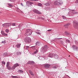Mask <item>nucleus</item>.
Listing matches in <instances>:
<instances>
[{
    "label": "nucleus",
    "instance_id": "cd10ccee",
    "mask_svg": "<svg viewBox=\"0 0 78 78\" xmlns=\"http://www.w3.org/2000/svg\"><path fill=\"white\" fill-rule=\"evenodd\" d=\"M38 52V51H37V50L36 49L35 51H34V54H36Z\"/></svg>",
    "mask_w": 78,
    "mask_h": 78
},
{
    "label": "nucleus",
    "instance_id": "09e8293b",
    "mask_svg": "<svg viewBox=\"0 0 78 78\" xmlns=\"http://www.w3.org/2000/svg\"><path fill=\"white\" fill-rule=\"evenodd\" d=\"M36 30L37 31H39V32L41 31V30H39L38 29L37 30Z\"/></svg>",
    "mask_w": 78,
    "mask_h": 78
},
{
    "label": "nucleus",
    "instance_id": "4c0bfd02",
    "mask_svg": "<svg viewBox=\"0 0 78 78\" xmlns=\"http://www.w3.org/2000/svg\"><path fill=\"white\" fill-rule=\"evenodd\" d=\"M2 27H6V23H5L4 24H3L2 25Z\"/></svg>",
    "mask_w": 78,
    "mask_h": 78
},
{
    "label": "nucleus",
    "instance_id": "412c9836",
    "mask_svg": "<svg viewBox=\"0 0 78 78\" xmlns=\"http://www.w3.org/2000/svg\"><path fill=\"white\" fill-rule=\"evenodd\" d=\"M20 45H21V44H18L16 45L17 48H20Z\"/></svg>",
    "mask_w": 78,
    "mask_h": 78
},
{
    "label": "nucleus",
    "instance_id": "e2e57ef3",
    "mask_svg": "<svg viewBox=\"0 0 78 78\" xmlns=\"http://www.w3.org/2000/svg\"><path fill=\"white\" fill-rule=\"evenodd\" d=\"M69 57H70V55L69 56Z\"/></svg>",
    "mask_w": 78,
    "mask_h": 78
},
{
    "label": "nucleus",
    "instance_id": "72a5a7b5",
    "mask_svg": "<svg viewBox=\"0 0 78 78\" xmlns=\"http://www.w3.org/2000/svg\"><path fill=\"white\" fill-rule=\"evenodd\" d=\"M8 5L9 6H10V7H12V5H11L10 3L9 4H8Z\"/></svg>",
    "mask_w": 78,
    "mask_h": 78
},
{
    "label": "nucleus",
    "instance_id": "20e7f679",
    "mask_svg": "<svg viewBox=\"0 0 78 78\" xmlns=\"http://www.w3.org/2000/svg\"><path fill=\"white\" fill-rule=\"evenodd\" d=\"M31 38L30 37H27L25 39V42H26L27 44L28 43H30L31 42Z\"/></svg>",
    "mask_w": 78,
    "mask_h": 78
},
{
    "label": "nucleus",
    "instance_id": "6e6d98bb",
    "mask_svg": "<svg viewBox=\"0 0 78 78\" xmlns=\"http://www.w3.org/2000/svg\"><path fill=\"white\" fill-rule=\"evenodd\" d=\"M9 70H11V68H8Z\"/></svg>",
    "mask_w": 78,
    "mask_h": 78
},
{
    "label": "nucleus",
    "instance_id": "1a4fd4ad",
    "mask_svg": "<svg viewBox=\"0 0 78 78\" xmlns=\"http://www.w3.org/2000/svg\"><path fill=\"white\" fill-rule=\"evenodd\" d=\"M54 54L52 53H50L49 55H48V56H46V57H47V58H48V57L52 58V57H53V56H54Z\"/></svg>",
    "mask_w": 78,
    "mask_h": 78
},
{
    "label": "nucleus",
    "instance_id": "aec40b11",
    "mask_svg": "<svg viewBox=\"0 0 78 78\" xmlns=\"http://www.w3.org/2000/svg\"><path fill=\"white\" fill-rule=\"evenodd\" d=\"M18 73H22L23 72V71H22V70L19 69L18 71Z\"/></svg>",
    "mask_w": 78,
    "mask_h": 78
},
{
    "label": "nucleus",
    "instance_id": "bf43d9fd",
    "mask_svg": "<svg viewBox=\"0 0 78 78\" xmlns=\"http://www.w3.org/2000/svg\"><path fill=\"white\" fill-rule=\"evenodd\" d=\"M68 76V77H69V78H70V77H69V76Z\"/></svg>",
    "mask_w": 78,
    "mask_h": 78
},
{
    "label": "nucleus",
    "instance_id": "a878e982",
    "mask_svg": "<svg viewBox=\"0 0 78 78\" xmlns=\"http://www.w3.org/2000/svg\"><path fill=\"white\" fill-rule=\"evenodd\" d=\"M66 43H67V42L68 43H70V40L68 39L66 40Z\"/></svg>",
    "mask_w": 78,
    "mask_h": 78
},
{
    "label": "nucleus",
    "instance_id": "5fc2aeb1",
    "mask_svg": "<svg viewBox=\"0 0 78 78\" xmlns=\"http://www.w3.org/2000/svg\"><path fill=\"white\" fill-rule=\"evenodd\" d=\"M12 2H14V0H11Z\"/></svg>",
    "mask_w": 78,
    "mask_h": 78
},
{
    "label": "nucleus",
    "instance_id": "052dcab7",
    "mask_svg": "<svg viewBox=\"0 0 78 78\" xmlns=\"http://www.w3.org/2000/svg\"><path fill=\"white\" fill-rule=\"evenodd\" d=\"M32 1H34V0H31Z\"/></svg>",
    "mask_w": 78,
    "mask_h": 78
},
{
    "label": "nucleus",
    "instance_id": "f3484780",
    "mask_svg": "<svg viewBox=\"0 0 78 78\" xmlns=\"http://www.w3.org/2000/svg\"><path fill=\"white\" fill-rule=\"evenodd\" d=\"M54 4L55 5H58V1L57 0L55 1L54 2Z\"/></svg>",
    "mask_w": 78,
    "mask_h": 78
},
{
    "label": "nucleus",
    "instance_id": "473e14b6",
    "mask_svg": "<svg viewBox=\"0 0 78 78\" xmlns=\"http://www.w3.org/2000/svg\"><path fill=\"white\" fill-rule=\"evenodd\" d=\"M2 44H6V41H2Z\"/></svg>",
    "mask_w": 78,
    "mask_h": 78
},
{
    "label": "nucleus",
    "instance_id": "dca6fc26",
    "mask_svg": "<svg viewBox=\"0 0 78 78\" xmlns=\"http://www.w3.org/2000/svg\"><path fill=\"white\" fill-rule=\"evenodd\" d=\"M35 44L36 45H38V46H39L40 45H41V42L39 41H37L36 43Z\"/></svg>",
    "mask_w": 78,
    "mask_h": 78
},
{
    "label": "nucleus",
    "instance_id": "393cba45",
    "mask_svg": "<svg viewBox=\"0 0 78 78\" xmlns=\"http://www.w3.org/2000/svg\"><path fill=\"white\" fill-rule=\"evenodd\" d=\"M38 58H39L40 60H44V57L41 56H39V57H38Z\"/></svg>",
    "mask_w": 78,
    "mask_h": 78
},
{
    "label": "nucleus",
    "instance_id": "49530a36",
    "mask_svg": "<svg viewBox=\"0 0 78 78\" xmlns=\"http://www.w3.org/2000/svg\"><path fill=\"white\" fill-rule=\"evenodd\" d=\"M4 36H8V34H6L4 33V34H3Z\"/></svg>",
    "mask_w": 78,
    "mask_h": 78
},
{
    "label": "nucleus",
    "instance_id": "5701e85b",
    "mask_svg": "<svg viewBox=\"0 0 78 78\" xmlns=\"http://www.w3.org/2000/svg\"><path fill=\"white\" fill-rule=\"evenodd\" d=\"M54 58H55V59H58V55H55V54H54Z\"/></svg>",
    "mask_w": 78,
    "mask_h": 78
},
{
    "label": "nucleus",
    "instance_id": "f03ea898",
    "mask_svg": "<svg viewBox=\"0 0 78 78\" xmlns=\"http://www.w3.org/2000/svg\"><path fill=\"white\" fill-rule=\"evenodd\" d=\"M42 48V51L43 53H45L47 51L48 49V47L47 45H45Z\"/></svg>",
    "mask_w": 78,
    "mask_h": 78
},
{
    "label": "nucleus",
    "instance_id": "58836bf2",
    "mask_svg": "<svg viewBox=\"0 0 78 78\" xmlns=\"http://www.w3.org/2000/svg\"><path fill=\"white\" fill-rule=\"evenodd\" d=\"M36 33H37V34H41V33H40L39 32H36Z\"/></svg>",
    "mask_w": 78,
    "mask_h": 78
},
{
    "label": "nucleus",
    "instance_id": "6e6552de",
    "mask_svg": "<svg viewBox=\"0 0 78 78\" xmlns=\"http://www.w3.org/2000/svg\"><path fill=\"white\" fill-rule=\"evenodd\" d=\"M33 3L32 2H30L29 1H27L26 2V4L28 6L30 7V6H32V5Z\"/></svg>",
    "mask_w": 78,
    "mask_h": 78
},
{
    "label": "nucleus",
    "instance_id": "603ef678",
    "mask_svg": "<svg viewBox=\"0 0 78 78\" xmlns=\"http://www.w3.org/2000/svg\"><path fill=\"white\" fill-rule=\"evenodd\" d=\"M16 78H20V77H17V76H16Z\"/></svg>",
    "mask_w": 78,
    "mask_h": 78
},
{
    "label": "nucleus",
    "instance_id": "423d86ee",
    "mask_svg": "<svg viewBox=\"0 0 78 78\" xmlns=\"http://www.w3.org/2000/svg\"><path fill=\"white\" fill-rule=\"evenodd\" d=\"M20 66V65H19V64L18 63H16L14 64L13 66L12 67V69L14 70L16 67H19Z\"/></svg>",
    "mask_w": 78,
    "mask_h": 78
},
{
    "label": "nucleus",
    "instance_id": "13d9d810",
    "mask_svg": "<svg viewBox=\"0 0 78 78\" xmlns=\"http://www.w3.org/2000/svg\"><path fill=\"white\" fill-rule=\"evenodd\" d=\"M1 58H0V61H1Z\"/></svg>",
    "mask_w": 78,
    "mask_h": 78
},
{
    "label": "nucleus",
    "instance_id": "9d476101",
    "mask_svg": "<svg viewBox=\"0 0 78 78\" xmlns=\"http://www.w3.org/2000/svg\"><path fill=\"white\" fill-rule=\"evenodd\" d=\"M70 25V23H68L66 24H65L64 26L65 27V28H68L69 27V25Z\"/></svg>",
    "mask_w": 78,
    "mask_h": 78
},
{
    "label": "nucleus",
    "instance_id": "a211bd4d",
    "mask_svg": "<svg viewBox=\"0 0 78 78\" xmlns=\"http://www.w3.org/2000/svg\"><path fill=\"white\" fill-rule=\"evenodd\" d=\"M28 63L30 64H31V65H33V64H34V61H29L28 62Z\"/></svg>",
    "mask_w": 78,
    "mask_h": 78
},
{
    "label": "nucleus",
    "instance_id": "2eb2a0df",
    "mask_svg": "<svg viewBox=\"0 0 78 78\" xmlns=\"http://www.w3.org/2000/svg\"><path fill=\"white\" fill-rule=\"evenodd\" d=\"M62 39V38H55L54 40H51V41L52 42H56L58 41V40L57 39Z\"/></svg>",
    "mask_w": 78,
    "mask_h": 78
},
{
    "label": "nucleus",
    "instance_id": "f257e3e1",
    "mask_svg": "<svg viewBox=\"0 0 78 78\" xmlns=\"http://www.w3.org/2000/svg\"><path fill=\"white\" fill-rule=\"evenodd\" d=\"M32 34V30L30 29H27L26 30L25 34V36H30Z\"/></svg>",
    "mask_w": 78,
    "mask_h": 78
},
{
    "label": "nucleus",
    "instance_id": "b1692460",
    "mask_svg": "<svg viewBox=\"0 0 78 78\" xmlns=\"http://www.w3.org/2000/svg\"><path fill=\"white\" fill-rule=\"evenodd\" d=\"M44 5L45 6H50V4L49 3L47 2L45 3L44 4Z\"/></svg>",
    "mask_w": 78,
    "mask_h": 78
},
{
    "label": "nucleus",
    "instance_id": "0e129e2a",
    "mask_svg": "<svg viewBox=\"0 0 78 78\" xmlns=\"http://www.w3.org/2000/svg\"><path fill=\"white\" fill-rule=\"evenodd\" d=\"M24 48H25V47H24Z\"/></svg>",
    "mask_w": 78,
    "mask_h": 78
},
{
    "label": "nucleus",
    "instance_id": "864d4df0",
    "mask_svg": "<svg viewBox=\"0 0 78 78\" xmlns=\"http://www.w3.org/2000/svg\"><path fill=\"white\" fill-rule=\"evenodd\" d=\"M32 47H33L34 48H35V46H32Z\"/></svg>",
    "mask_w": 78,
    "mask_h": 78
},
{
    "label": "nucleus",
    "instance_id": "c9c22d12",
    "mask_svg": "<svg viewBox=\"0 0 78 78\" xmlns=\"http://www.w3.org/2000/svg\"><path fill=\"white\" fill-rule=\"evenodd\" d=\"M2 64H3V65H5V62L4 61L2 62Z\"/></svg>",
    "mask_w": 78,
    "mask_h": 78
},
{
    "label": "nucleus",
    "instance_id": "8fccbe9b",
    "mask_svg": "<svg viewBox=\"0 0 78 78\" xmlns=\"http://www.w3.org/2000/svg\"><path fill=\"white\" fill-rule=\"evenodd\" d=\"M69 11H74V10H71L70 9H69Z\"/></svg>",
    "mask_w": 78,
    "mask_h": 78
},
{
    "label": "nucleus",
    "instance_id": "ea45409f",
    "mask_svg": "<svg viewBox=\"0 0 78 78\" xmlns=\"http://www.w3.org/2000/svg\"><path fill=\"white\" fill-rule=\"evenodd\" d=\"M5 32H6V33H8V32H9V30H8V29L6 30Z\"/></svg>",
    "mask_w": 78,
    "mask_h": 78
},
{
    "label": "nucleus",
    "instance_id": "f8f14e48",
    "mask_svg": "<svg viewBox=\"0 0 78 78\" xmlns=\"http://www.w3.org/2000/svg\"><path fill=\"white\" fill-rule=\"evenodd\" d=\"M50 66V65L48 64H45L44 66V67L45 68H48Z\"/></svg>",
    "mask_w": 78,
    "mask_h": 78
},
{
    "label": "nucleus",
    "instance_id": "bb28decb",
    "mask_svg": "<svg viewBox=\"0 0 78 78\" xmlns=\"http://www.w3.org/2000/svg\"><path fill=\"white\" fill-rule=\"evenodd\" d=\"M17 55H21V53L20 52H17Z\"/></svg>",
    "mask_w": 78,
    "mask_h": 78
},
{
    "label": "nucleus",
    "instance_id": "a18cd8bd",
    "mask_svg": "<svg viewBox=\"0 0 78 78\" xmlns=\"http://www.w3.org/2000/svg\"><path fill=\"white\" fill-rule=\"evenodd\" d=\"M75 3H78V0H77L76 2H75Z\"/></svg>",
    "mask_w": 78,
    "mask_h": 78
},
{
    "label": "nucleus",
    "instance_id": "4be33fe9",
    "mask_svg": "<svg viewBox=\"0 0 78 78\" xmlns=\"http://www.w3.org/2000/svg\"><path fill=\"white\" fill-rule=\"evenodd\" d=\"M8 55V53L7 52H5V53H4L3 54V55L4 57H6Z\"/></svg>",
    "mask_w": 78,
    "mask_h": 78
},
{
    "label": "nucleus",
    "instance_id": "e433bc0d",
    "mask_svg": "<svg viewBox=\"0 0 78 78\" xmlns=\"http://www.w3.org/2000/svg\"><path fill=\"white\" fill-rule=\"evenodd\" d=\"M65 34H66V35H69V34L67 32H65Z\"/></svg>",
    "mask_w": 78,
    "mask_h": 78
},
{
    "label": "nucleus",
    "instance_id": "79ce46f5",
    "mask_svg": "<svg viewBox=\"0 0 78 78\" xmlns=\"http://www.w3.org/2000/svg\"><path fill=\"white\" fill-rule=\"evenodd\" d=\"M11 77L12 78H16V76H12Z\"/></svg>",
    "mask_w": 78,
    "mask_h": 78
},
{
    "label": "nucleus",
    "instance_id": "37998d69",
    "mask_svg": "<svg viewBox=\"0 0 78 78\" xmlns=\"http://www.w3.org/2000/svg\"><path fill=\"white\" fill-rule=\"evenodd\" d=\"M73 14H78V12L76 11L74 12Z\"/></svg>",
    "mask_w": 78,
    "mask_h": 78
},
{
    "label": "nucleus",
    "instance_id": "3c124183",
    "mask_svg": "<svg viewBox=\"0 0 78 78\" xmlns=\"http://www.w3.org/2000/svg\"><path fill=\"white\" fill-rule=\"evenodd\" d=\"M20 5H22L23 6V4H22V3H21Z\"/></svg>",
    "mask_w": 78,
    "mask_h": 78
},
{
    "label": "nucleus",
    "instance_id": "9b49d317",
    "mask_svg": "<svg viewBox=\"0 0 78 78\" xmlns=\"http://www.w3.org/2000/svg\"><path fill=\"white\" fill-rule=\"evenodd\" d=\"M58 6L61 5H62L63 3V2L61 0H59V1H58Z\"/></svg>",
    "mask_w": 78,
    "mask_h": 78
},
{
    "label": "nucleus",
    "instance_id": "4d7b16f0",
    "mask_svg": "<svg viewBox=\"0 0 78 78\" xmlns=\"http://www.w3.org/2000/svg\"><path fill=\"white\" fill-rule=\"evenodd\" d=\"M39 0H34V1H38Z\"/></svg>",
    "mask_w": 78,
    "mask_h": 78
},
{
    "label": "nucleus",
    "instance_id": "680f3d73",
    "mask_svg": "<svg viewBox=\"0 0 78 78\" xmlns=\"http://www.w3.org/2000/svg\"><path fill=\"white\" fill-rule=\"evenodd\" d=\"M62 17H64V16H62Z\"/></svg>",
    "mask_w": 78,
    "mask_h": 78
},
{
    "label": "nucleus",
    "instance_id": "de8ad7c7",
    "mask_svg": "<svg viewBox=\"0 0 78 78\" xmlns=\"http://www.w3.org/2000/svg\"><path fill=\"white\" fill-rule=\"evenodd\" d=\"M51 30H52L51 29L49 30H48V31H49V32L51 31Z\"/></svg>",
    "mask_w": 78,
    "mask_h": 78
},
{
    "label": "nucleus",
    "instance_id": "f704fd0d",
    "mask_svg": "<svg viewBox=\"0 0 78 78\" xmlns=\"http://www.w3.org/2000/svg\"><path fill=\"white\" fill-rule=\"evenodd\" d=\"M1 33L2 34V35H3L5 33H4V31H1Z\"/></svg>",
    "mask_w": 78,
    "mask_h": 78
},
{
    "label": "nucleus",
    "instance_id": "c85d7f7f",
    "mask_svg": "<svg viewBox=\"0 0 78 78\" xmlns=\"http://www.w3.org/2000/svg\"><path fill=\"white\" fill-rule=\"evenodd\" d=\"M26 50H28V48H30V47H29V46H26Z\"/></svg>",
    "mask_w": 78,
    "mask_h": 78
},
{
    "label": "nucleus",
    "instance_id": "7c9ffc66",
    "mask_svg": "<svg viewBox=\"0 0 78 78\" xmlns=\"http://www.w3.org/2000/svg\"><path fill=\"white\" fill-rule=\"evenodd\" d=\"M39 18L40 19H41V20H44L45 19L44 18H42V17H39Z\"/></svg>",
    "mask_w": 78,
    "mask_h": 78
},
{
    "label": "nucleus",
    "instance_id": "ddd939ff",
    "mask_svg": "<svg viewBox=\"0 0 78 78\" xmlns=\"http://www.w3.org/2000/svg\"><path fill=\"white\" fill-rule=\"evenodd\" d=\"M33 11L34 12H35V13H36V14H40L39 11L37 10L36 9L33 10Z\"/></svg>",
    "mask_w": 78,
    "mask_h": 78
},
{
    "label": "nucleus",
    "instance_id": "6ab92c4d",
    "mask_svg": "<svg viewBox=\"0 0 78 78\" xmlns=\"http://www.w3.org/2000/svg\"><path fill=\"white\" fill-rule=\"evenodd\" d=\"M29 73H30L31 75H32V76H34V74H33V73L31 71V70H29Z\"/></svg>",
    "mask_w": 78,
    "mask_h": 78
},
{
    "label": "nucleus",
    "instance_id": "0eeeda50",
    "mask_svg": "<svg viewBox=\"0 0 78 78\" xmlns=\"http://www.w3.org/2000/svg\"><path fill=\"white\" fill-rule=\"evenodd\" d=\"M72 47L73 48V50H74V51H78V47H77V46L75 45H73L72 46Z\"/></svg>",
    "mask_w": 78,
    "mask_h": 78
},
{
    "label": "nucleus",
    "instance_id": "39448f33",
    "mask_svg": "<svg viewBox=\"0 0 78 78\" xmlns=\"http://www.w3.org/2000/svg\"><path fill=\"white\" fill-rule=\"evenodd\" d=\"M53 66L52 67V68L53 69H56L58 67H59L60 66L59 64H54Z\"/></svg>",
    "mask_w": 78,
    "mask_h": 78
},
{
    "label": "nucleus",
    "instance_id": "4468645a",
    "mask_svg": "<svg viewBox=\"0 0 78 78\" xmlns=\"http://www.w3.org/2000/svg\"><path fill=\"white\" fill-rule=\"evenodd\" d=\"M6 23V27H8L11 26V24L12 23Z\"/></svg>",
    "mask_w": 78,
    "mask_h": 78
},
{
    "label": "nucleus",
    "instance_id": "2f4dec72",
    "mask_svg": "<svg viewBox=\"0 0 78 78\" xmlns=\"http://www.w3.org/2000/svg\"><path fill=\"white\" fill-rule=\"evenodd\" d=\"M12 24V25L13 26H16V23H12L11 25Z\"/></svg>",
    "mask_w": 78,
    "mask_h": 78
},
{
    "label": "nucleus",
    "instance_id": "c756f323",
    "mask_svg": "<svg viewBox=\"0 0 78 78\" xmlns=\"http://www.w3.org/2000/svg\"><path fill=\"white\" fill-rule=\"evenodd\" d=\"M38 6H42V4L41 3H38Z\"/></svg>",
    "mask_w": 78,
    "mask_h": 78
},
{
    "label": "nucleus",
    "instance_id": "c03bdc74",
    "mask_svg": "<svg viewBox=\"0 0 78 78\" xmlns=\"http://www.w3.org/2000/svg\"><path fill=\"white\" fill-rule=\"evenodd\" d=\"M60 42L62 44H63L64 43V42H63V41H62V40H60Z\"/></svg>",
    "mask_w": 78,
    "mask_h": 78
},
{
    "label": "nucleus",
    "instance_id": "7ed1b4c3",
    "mask_svg": "<svg viewBox=\"0 0 78 78\" xmlns=\"http://www.w3.org/2000/svg\"><path fill=\"white\" fill-rule=\"evenodd\" d=\"M73 26L75 28L77 29L78 28V22L76 20L73 21Z\"/></svg>",
    "mask_w": 78,
    "mask_h": 78
},
{
    "label": "nucleus",
    "instance_id": "a19ab883",
    "mask_svg": "<svg viewBox=\"0 0 78 78\" xmlns=\"http://www.w3.org/2000/svg\"><path fill=\"white\" fill-rule=\"evenodd\" d=\"M21 26H22V24H20L18 26V27L19 28H20V27H21Z\"/></svg>",
    "mask_w": 78,
    "mask_h": 78
}]
</instances>
